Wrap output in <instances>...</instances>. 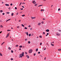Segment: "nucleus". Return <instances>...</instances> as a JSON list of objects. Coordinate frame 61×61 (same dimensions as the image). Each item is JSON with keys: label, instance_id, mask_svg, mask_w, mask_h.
I'll return each instance as SVG.
<instances>
[{"label": "nucleus", "instance_id": "obj_46", "mask_svg": "<svg viewBox=\"0 0 61 61\" xmlns=\"http://www.w3.org/2000/svg\"><path fill=\"white\" fill-rule=\"evenodd\" d=\"M33 55H34V56H36V53H34V54Z\"/></svg>", "mask_w": 61, "mask_h": 61}, {"label": "nucleus", "instance_id": "obj_35", "mask_svg": "<svg viewBox=\"0 0 61 61\" xmlns=\"http://www.w3.org/2000/svg\"><path fill=\"white\" fill-rule=\"evenodd\" d=\"M39 37L40 38H42V36H40Z\"/></svg>", "mask_w": 61, "mask_h": 61}, {"label": "nucleus", "instance_id": "obj_14", "mask_svg": "<svg viewBox=\"0 0 61 61\" xmlns=\"http://www.w3.org/2000/svg\"><path fill=\"white\" fill-rule=\"evenodd\" d=\"M26 34L27 36H28V32H26Z\"/></svg>", "mask_w": 61, "mask_h": 61}, {"label": "nucleus", "instance_id": "obj_49", "mask_svg": "<svg viewBox=\"0 0 61 61\" xmlns=\"http://www.w3.org/2000/svg\"><path fill=\"white\" fill-rule=\"evenodd\" d=\"M40 52H38V54H40Z\"/></svg>", "mask_w": 61, "mask_h": 61}, {"label": "nucleus", "instance_id": "obj_33", "mask_svg": "<svg viewBox=\"0 0 61 61\" xmlns=\"http://www.w3.org/2000/svg\"><path fill=\"white\" fill-rule=\"evenodd\" d=\"M43 35H45V32H43Z\"/></svg>", "mask_w": 61, "mask_h": 61}, {"label": "nucleus", "instance_id": "obj_39", "mask_svg": "<svg viewBox=\"0 0 61 61\" xmlns=\"http://www.w3.org/2000/svg\"><path fill=\"white\" fill-rule=\"evenodd\" d=\"M33 4H36V2H34V3H33Z\"/></svg>", "mask_w": 61, "mask_h": 61}, {"label": "nucleus", "instance_id": "obj_43", "mask_svg": "<svg viewBox=\"0 0 61 61\" xmlns=\"http://www.w3.org/2000/svg\"><path fill=\"white\" fill-rule=\"evenodd\" d=\"M60 9L59 8V9H58V11H60Z\"/></svg>", "mask_w": 61, "mask_h": 61}, {"label": "nucleus", "instance_id": "obj_26", "mask_svg": "<svg viewBox=\"0 0 61 61\" xmlns=\"http://www.w3.org/2000/svg\"><path fill=\"white\" fill-rule=\"evenodd\" d=\"M0 12L1 13H2V12H3V10H0Z\"/></svg>", "mask_w": 61, "mask_h": 61}, {"label": "nucleus", "instance_id": "obj_53", "mask_svg": "<svg viewBox=\"0 0 61 61\" xmlns=\"http://www.w3.org/2000/svg\"><path fill=\"white\" fill-rule=\"evenodd\" d=\"M49 35V33H47V35L48 36Z\"/></svg>", "mask_w": 61, "mask_h": 61}, {"label": "nucleus", "instance_id": "obj_1", "mask_svg": "<svg viewBox=\"0 0 61 61\" xmlns=\"http://www.w3.org/2000/svg\"><path fill=\"white\" fill-rule=\"evenodd\" d=\"M33 51V50L32 49H31L29 50V54H31V53L32 52V51Z\"/></svg>", "mask_w": 61, "mask_h": 61}, {"label": "nucleus", "instance_id": "obj_2", "mask_svg": "<svg viewBox=\"0 0 61 61\" xmlns=\"http://www.w3.org/2000/svg\"><path fill=\"white\" fill-rule=\"evenodd\" d=\"M9 36V33L7 34V35L6 37V38H7V37Z\"/></svg>", "mask_w": 61, "mask_h": 61}, {"label": "nucleus", "instance_id": "obj_23", "mask_svg": "<svg viewBox=\"0 0 61 61\" xmlns=\"http://www.w3.org/2000/svg\"><path fill=\"white\" fill-rule=\"evenodd\" d=\"M13 15H14V13L11 14V16H13Z\"/></svg>", "mask_w": 61, "mask_h": 61}, {"label": "nucleus", "instance_id": "obj_20", "mask_svg": "<svg viewBox=\"0 0 61 61\" xmlns=\"http://www.w3.org/2000/svg\"><path fill=\"white\" fill-rule=\"evenodd\" d=\"M30 43L31 42L30 41H28V44H30Z\"/></svg>", "mask_w": 61, "mask_h": 61}, {"label": "nucleus", "instance_id": "obj_9", "mask_svg": "<svg viewBox=\"0 0 61 61\" xmlns=\"http://www.w3.org/2000/svg\"><path fill=\"white\" fill-rule=\"evenodd\" d=\"M0 56H3V55H2V54H1V52H0Z\"/></svg>", "mask_w": 61, "mask_h": 61}, {"label": "nucleus", "instance_id": "obj_40", "mask_svg": "<svg viewBox=\"0 0 61 61\" xmlns=\"http://www.w3.org/2000/svg\"><path fill=\"white\" fill-rule=\"evenodd\" d=\"M19 27H20L19 26H17V28H19Z\"/></svg>", "mask_w": 61, "mask_h": 61}, {"label": "nucleus", "instance_id": "obj_50", "mask_svg": "<svg viewBox=\"0 0 61 61\" xmlns=\"http://www.w3.org/2000/svg\"><path fill=\"white\" fill-rule=\"evenodd\" d=\"M5 15V13H2V15Z\"/></svg>", "mask_w": 61, "mask_h": 61}, {"label": "nucleus", "instance_id": "obj_16", "mask_svg": "<svg viewBox=\"0 0 61 61\" xmlns=\"http://www.w3.org/2000/svg\"><path fill=\"white\" fill-rule=\"evenodd\" d=\"M4 43H5V42H4L2 43V44H1V46L3 45V44H4Z\"/></svg>", "mask_w": 61, "mask_h": 61}, {"label": "nucleus", "instance_id": "obj_27", "mask_svg": "<svg viewBox=\"0 0 61 61\" xmlns=\"http://www.w3.org/2000/svg\"><path fill=\"white\" fill-rule=\"evenodd\" d=\"M40 46H41V45H42V43H40Z\"/></svg>", "mask_w": 61, "mask_h": 61}, {"label": "nucleus", "instance_id": "obj_13", "mask_svg": "<svg viewBox=\"0 0 61 61\" xmlns=\"http://www.w3.org/2000/svg\"><path fill=\"white\" fill-rule=\"evenodd\" d=\"M38 49H37V48L36 49V52H37V51H38Z\"/></svg>", "mask_w": 61, "mask_h": 61}, {"label": "nucleus", "instance_id": "obj_28", "mask_svg": "<svg viewBox=\"0 0 61 61\" xmlns=\"http://www.w3.org/2000/svg\"><path fill=\"white\" fill-rule=\"evenodd\" d=\"M29 36H31V34H29Z\"/></svg>", "mask_w": 61, "mask_h": 61}, {"label": "nucleus", "instance_id": "obj_4", "mask_svg": "<svg viewBox=\"0 0 61 61\" xmlns=\"http://www.w3.org/2000/svg\"><path fill=\"white\" fill-rule=\"evenodd\" d=\"M21 55V56H24V52H22V54H20Z\"/></svg>", "mask_w": 61, "mask_h": 61}, {"label": "nucleus", "instance_id": "obj_64", "mask_svg": "<svg viewBox=\"0 0 61 61\" xmlns=\"http://www.w3.org/2000/svg\"><path fill=\"white\" fill-rule=\"evenodd\" d=\"M58 31H61V30H58Z\"/></svg>", "mask_w": 61, "mask_h": 61}, {"label": "nucleus", "instance_id": "obj_55", "mask_svg": "<svg viewBox=\"0 0 61 61\" xmlns=\"http://www.w3.org/2000/svg\"><path fill=\"white\" fill-rule=\"evenodd\" d=\"M16 15H18V12H17V14H16Z\"/></svg>", "mask_w": 61, "mask_h": 61}, {"label": "nucleus", "instance_id": "obj_38", "mask_svg": "<svg viewBox=\"0 0 61 61\" xmlns=\"http://www.w3.org/2000/svg\"><path fill=\"white\" fill-rule=\"evenodd\" d=\"M13 52H14V51H13V50H11V52L13 53Z\"/></svg>", "mask_w": 61, "mask_h": 61}, {"label": "nucleus", "instance_id": "obj_19", "mask_svg": "<svg viewBox=\"0 0 61 61\" xmlns=\"http://www.w3.org/2000/svg\"><path fill=\"white\" fill-rule=\"evenodd\" d=\"M24 29H27V28L26 27H25Z\"/></svg>", "mask_w": 61, "mask_h": 61}, {"label": "nucleus", "instance_id": "obj_63", "mask_svg": "<svg viewBox=\"0 0 61 61\" xmlns=\"http://www.w3.org/2000/svg\"><path fill=\"white\" fill-rule=\"evenodd\" d=\"M2 31H1V32H0V34H1V33H2Z\"/></svg>", "mask_w": 61, "mask_h": 61}, {"label": "nucleus", "instance_id": "obj_5", "mask_svg": "<svg viewBox=\"0 0 61 61\" xmlns=\"http://www.w3.org/2000/svg\"><path fill=\"white\" fill-rule=\"evenodd\" d=\"M31 19H35V18H36V17H31Z\"/></svg>", "mask_w": 61, "mask_h": 61}, {"label": "nucleus", "instance_id": "obj_51", "mask_svg": "<svg viewBox=\"0 0 61 61\" xmlns=\"http://www.w3.org/2000/svg\"><path fill=\"white\" fill-rule=\"evenodd\" d=\"M43 20H46V19H45L43 18Z\"/></svg>", "mask_w": 61, "mask_h": 61}, {"label": "nucleus", "instance_id": "obj_12", "mask_svg": "<svg viewBox=\"0 0 61 61\" xmlns=\"http://www.w3.org/2000/svg\"><path fill=\"white\" fill-rule=\"evenodd\" d=\"M5 5L6 6H9V5L8 4H5Z\"/></svg>", "mask_w": 61, "mask_h": 61}, {"label": "nucleus", "instance_id": "obj_17", "mask_svg": "<svg viewBox=\"0 0 61 61\" xmlns=\"http://www.w3.org/2000/svg\"><path fill=\"white\" fill-rule=\"evenodd\" d=\"M19 47H20V48H21L22 47V46H19Z\"/></svg>", "mask_w": 61, "mask_h": 61}, {"label": "nucleus", "instance_id": "obj_34", "mask_svg": "<svg viewBox=\"0 0 61 61\" xmlns=\"http://www.w3.org/2000/svg\"><path fill=\"white\" fill-rule=\"evenodd\" d=\"M8 49H9L10 50V49H11V48H10V47H8Z\"/></svg>", "mask_w": 61, "mask_h": 61}, {"label": "nucleus", "instance_id": "obj_18", "mask_svg": "<svg viewBox=\"0 0 61 61\" xmlns=\"http://www.w3.org/2000/svg\"><path fill=\"white\" fill-rule=\"evenodd\" d=\"M58 50L59 51H61V49H58Z\"/></svg>", "mask_w": 61, "mask_h": 61}, {"label": "nucleus", "instance_id": "obj_31", "mask_svg": "<svg viewBox=\"0 0 61 61\" xmlns=\"http://www.w3.org/2000/svg\"><path fill=\"white\" fill-rule=\"evenodd\" d=\"M0 26L2 28V27H3V26L2 25H1Z\"/></svg>", "mask_w": 61, "mask_h": 61}, {"label": "nucleus", "instance_id": "obj_15", "mask_svg": "<svg viewBox=\"0 0 61 61\" xmlns=\"http://www.w3.org/2000/svg\"><path fill=\"white\" fill-rule=\"evenodd\" d=\"M21 25L22 26H23V27H25V25H23V24H22Z\"/></svg>", "mask_w": 61, "mask_h": 61}, {"label": "nucleus", "instance_id": "obj_6", "mask_svg": "<svg viewBox=\"0 0 61 61\" xmlns=\"http://www.w3.org/2000/svg\"><path fill=\"white\" fill-rule=\"evenodd\" d=\"M46 32H49V30L48 29H47L46 30Z\"/></svg>", "mask_w": 61, "mask_h": 61}, {"label": "nucleus", "instance_id": "obj_47", "mask_svg": "<svg viewBox=\"0 0 61 61\" xmlns=\"http://www.w3.org/2000/svg\"><path fill=\"white\" fill-rule=\"evenodd\" d=\"M43 11V9L41 10V12H42V11Z\"/></svg>", "mask_w": 61, "mask_h": 61}, {"label": "nucleus", "instance_id": "obj_59", "mask_svg": "<svg viewBox=\"0 0 61 61\" xmlns=\"http://www.w3.org/2000/svg\"><path fill=\"white\" fill-rule=\"evenodd\" d=\"M22 7H23V8H24V6H22Z\"/></svg>", "mask_w": 61, "mask_h": 61}, {"label": "nucleus", "instance_id": "obj_37", "mask_svg": "<svg viewBox=\"0 0 61 61\" xmlns=\"http://www.w3.org/2000/svg\"><path fill=\"white\" fill-rule=\"evenodd\" d=\"M22 16H25V15H22Z\"/></svg>", "mask_w": 61, "mask_h": 61}, {"label": "nucleus", "instance_id": "obj_60", "mask_svg": "<svg viewBox=\"0 0 61 61\" xmlns=\"http://www.w3.org/2000/svg\"><path fill=\"white\" fill-rule=\"evenodd\" d=\"M45 60H46V57H45V58H44Z\"/></svg>", "mask_w": 61, "mask_h": 61}, {"label": "nucleus", "instance_id": "obj_48", "mask_svg": "<svg viewBox=\"0 0 61 61\" xmlns=\"http://www.w3.org/2000/svg\"><path fill=\"white\" fill-rule=\"evenodd\" d=\"M25 54H27V52H25Z\"/></svg>", "mask_w": 61, "mask_h": 61}, {"label": "nucleus", "instance_id": "obj_8", "mask_svg": "<svg viewBox=\"0 0 61 61\" xmlns=\"http://www.w3.org/2000/svg\"><path fill=\"white\" fill-rule=\"evenodd\" d=\"M11 20V19H8V20H7L6 21V22H8V21H9V20Z\"/></svg>", "mask_w": 61, "mask_h": 61}, {"label": "nucleus", "instance_id": "obj_58", "mask_svg": "<svg viewBox=\"0 0 61 61\" xmlns=\"http://www.w3.org/2000/svg\"><path fill=\"white\" fill-rule=\"evenodd\" d=\"M41 23H42V24H43L44 23V22L43 21Z\"/></svg>", "mask_w": 61, "mask_h": 61}, {"label": "nucleus", "instance_id": "obj_61", "mask_svg": "<svg viewBox=\"0 0 61 61\" xmlns=\"http://www.w3.org/2000/svg\"><path fill=\"white\" fill-rule=\"evenodd\" d=\"M19 22H21V20H19Z\"/></svg>", "mask_w": 61, "mask_h": 61}, {"label": "nucleus", "instance_id": "obj_56", "mask_svg": "<svg viewBox=\"0 0 61 61\" xmlns=\"http://www.w3.org/2000/svg\"><path fill=\"white\" fill-rule=\"evenodd\" d=\"M20 10H23V8H21Z\"/></svg>", "mask_w": 61, "mask_h": 61}, {"label": "nucleus", "instance_id": "obj_7", "mask_svg": "<svg viewBox=\"0 0 61 61\" xmlns=\"http://www.w3.org/2000/svg\"><path fill=\"white\" fill-rule=\"evenodd\" d=\"M26 56V57H27L28 58H29V56H28V55Z\"/></svg>", "mask_w": 61, "mask_h": 61}, {"label": "nucleus", "instance_id": "obj_30", "mask_svg": "<svg viewBox=\"0 0 61 61\" xmlns=\"http://www.w3.org/2000/svg\"><path fill=\"white\" fill-rule=\"evenodd\" d=\"M18 45H16V46H15V47H18Z\"/></svg>", "mask_w": 61, "mask_h": 61}, {"label": "nucleus", "instance_id": "obj_44", "mask_svg": "<svg viewBox=\"0 0 61 61\" xmlns=\"http://www.w3.org/2000/svg\"><path fill=\"white\" fill-rule=\"evenodd\" d=\"M11 60H13V59L12 58H11Z\"/></svg>", "mask_w": 61, "mask_h": 61}, {"label": "nucleus", "instance_id": "obj_25", "mask_svg": "<svg viewBox=\"0 0 61 61\" xmlns=\"http://www.w3.org/2000/svg\"><path fill=\"white\" fill-rule=\"evenodd\" d=\"M42 5H39V6H38V7H39V6H42Z\"/></svg>", "mask_w": 61, "mask_h": 61}, {"label": "nucleus", "instance_id": "obj_10", "mask_svg": "<svg viewBox=\"0 0 61 61\" xmlns=\"http://www.w3.org/2000/svg\"><path fill=\"white\" fill-rule=\"evenodd\" d=\"M51 45L52 46H54V44H52L51 42Z\"/></svg>", "mask_w": 61, "mask_h": 61}, {"label": "nucleus", "instance_id": "obj_36", "mask_svg": "<svg viewBox=\"0 0 61 61\" xmlns=\"http://www.w3.org/2000/svg\"><path fill=\"white\" fill-rule=\"evenodd\" d=\"M11 31V30H7V31Z\"/></svg>", "mask_w": 61, "mask_h": 61}, {"label": "nucleus", "instance_id": "obj_22", "mask_svg": "<svg viewBox=\"0 0 61 61\" xmlns=\"http://www.w3.org/2000/svg\"><path fill=\"white\" fill-rule=\"evenodd\" d=\"M22 4V2H21L20 4V5H19V6H20Z\"/></svg>", "mask_w": 61, "mask_h": 61}, {"label": "nucleus", "instance_id": "obj_29", "mask_svg": "<svg viewBox=\"0 0 61 61\" xmlns=\"http://www.w3.org/2000/svg\"><path fill=\"white\" fill-rule=\"evenodd\" d=\"M6 13L7 14H9V13H10V12H6Z\"/></svg>", "mask_w": 61, "mask_h": 61}, {"label": "nucleus", "instance_id": "obj_32", "mask_svg": "<svg viewBox=\"0 0 61 61\" xmlns=\"http://www.w3.org/2000/svg\"><path fill=\"white\" fill-rule=\"evenodd\" d=\"M41 24L40 23H38V25H40Z\"/></svg>", "mask_w": 61, "mask_h": 61}, {"label": "nucleus", "instance_id": "obj_45", "mask_svg": "<svg viewBox=\"0 0 61 61\" xmlns=\"http://www.w3.org/2000/svg\"><path fill=\"white\" fill-rule=\"evenodd\" d=\"M19 50H21V48H19Z\"/></svg>", "mask_w": 61, "mask_h": 61}, {"label": "nucleus", "instance_id": "obj_24", "mask_svg": "<svg viewBox=\"0 0 61 61\" xmlns=\"http://www.w3.org/2000/svg\"><path fill=\"white\" fill-rule=\"evenodd\" d=\"M38 5V4H35V6H36V5Z\"/></svg>", "mask_w": 61, "mask_h": 61}, {"label": "nucleus", "instance_id": "obj_62", "mask_svg": "<svg viewBox=\"0 0 61 61\" xmlns=\"http://www.w3.org/2000/svg\"><path fill=\"white\" fill-rule=\"evenodd\" d=\"M32 30V28H30V30Z\"/></svg>", "mask_w": 61, "mask_h": 61}, {"label": "nucleus", "instance_id": "obj_41", "mask_svg": "<svg viewBox=\"0 0 61 61\" xmlns=\"http://www.w3.org/2000/svg\"><path fill=\"white\" fill-rule=\"evenodd\" d=\"M10 5L11 6L13 5V4H12V3H11L10 4Z\"/></svg>", "mask_w": 61, "mask_h": 61}, {"label": "nucleus", "instance_id": "obj_11", "mask_svg": "<svg viewBox=\"0 0 61 61\" xmlns=\"http://www.w3.org/2000/svg\"><path fill=\"white\" fill-rule=\"evenodd\" d=\"M56 35L57 36H60V34H59V33H57Z\"/></svg>", "mask_w": 61, "mask_h": 61}, {"label": "nucleus", "instance_id": "obj_52", "mask_svg": "<svg viewBox=\"0 0 61 61\" xmlns=\"http://www.w3.org/2000/svg\"><path fill=\"white\" fill-rule=\"evenodd\" d=\"M31 27V26L30 25H29V27Z\"/></svg>", "mask_w": 61, "mask_h": 61}, {"label": "nucleus", "instance_id": "obj_42", "mask_svg": "<svg viewBox=\"0 0 61 61\" xmlns=\"http://www.w3.org/2000/svg\"><path fill=\"white\" fill-rule=\"evenodd\" d=\"M15 9H17V7H15Z\"/></svg>", "mask_w": 61, "mask_h": 61}, {"label": "nucleus", "instance_id": "obj_21", "mask_svg": "<svg viewBox=\"0 0 61 61\" xmlns=\"http://www.w3.org/2000/svg\"><path fill=\"white\" fill-rule=\"evenodd\" d=\"M35 0H34L32 1V3H34L35 2Z\"/></svg>", "mask_w": 61, "mask_h": 61}, {"label": "nucleus", "instance_id": "obj_57", "mask_svg": "<svg viewBox=\"0 0 61 61\" xmlns=\"http://www.w3.org/2000/svg\"><path fill=\"white\" fill-rule=\"evenodd\" d=\"M10 9H11V8H10V7L9 8V9L10 10Z\"/></svg>", "mask_w": 61, "mask_h": 61}, {"label": "nucleus", "instance_id": "obj_54", "mask_svg": "<svg viewBox=\"0 0 61 61\" xmlns=\"http://www.w3.org/2000/svg\"><path fill=\"white\" fill-rule=\"evenodd\" d=\"M27 39H25V41H27Z\"/></svg>", "mask_w": 61, "mask_h": 61}, {"label": "nucleus", "instance_id": "obj_3", "mask_svg": "<svg viewBox=\"0 0 61 61\" xmlns=\"http://www.w3.org/2000/svg\"><path fill=\"white\" fill-rule=\"evenodd\" d=\"M19 56H20L19 57V58H20V57H21V58H22L23 57V56H22V55L21 54H20L19 55Z\"/></svg>", "mask_w": 61, "mask_h": 61}]
</instances>
